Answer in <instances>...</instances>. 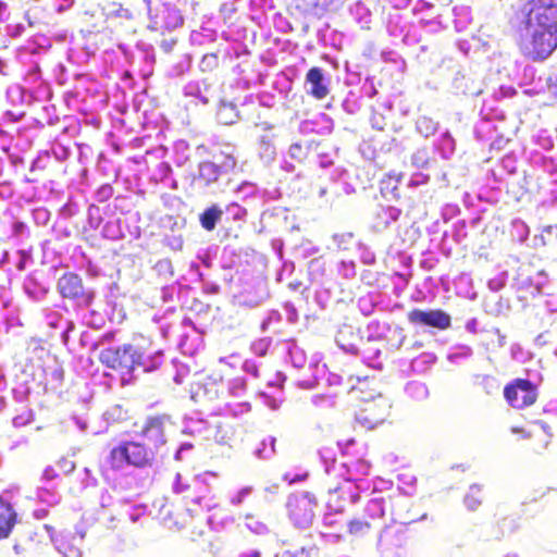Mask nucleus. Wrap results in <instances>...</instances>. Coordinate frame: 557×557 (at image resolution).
<instances>
[{"instance_id": "obj_19", "label": "nucleus", "mask_w": 557, "mask_h": 557, "mask_svg": "<svg viewBox=\"0 0 557 557\" xmlns=\"http://www.w3.org/2000/svg\"><path fill=\"white\" fill-rule=\"evenodd\" d=\"M356 440L354 437L342 434L337 440V445L344 449H347L349 446L354 445Z\"/></svg>"}, {"instance_id": "obj_16", "label": "nucleus", "mask_w": 557, "mask_h": 557, "mask_svg": "<svg viewBox=\"0 0 557 557\" xmlns=\"http://www.w3.org/2000/svg\"><path fill=\"white\" fill-rule=\"evenodd\" d=\"M309 476V472L302 469H289L283 474V481L287 484L304 482Z\"/></svg>"}, {"instance_id": "obj_14", "label": "nucleus", "mask_w": 557, "mask_h": 557, "mask_svg": "<svg viewBox=\"0 0 557 557\" xmlns=\"http://www.w3.org/2000/svg\"><path fill=\"white\" fill-rule=\"evenodd\" d=\"M222 210H220L216 206H212L206 209L200 215L201 226L207 231H213L215 228L216 222L222 216Z\"/></svg>"}, {"instance_id": "obj_17", "label": "nucleus", "mask_w": 557, "mask_h": 557, "mask_svg": "<svg viewBox=\"0 0 557 557\" xmlns=\"http://www.w3.org/2000/svg\"><path fill=\"white\" fill-rule=\"evenodd\" d=\"M202 72H212L219 67V58L216 53H207L202 57L200 62Z\"/></svg>"}, {"instance_id": "obj_5", "label": "nucleus", "mask_w": 557, "mask_h": 557, "mask_svg": "<svg viewBox=\"0 0 557 557\" xmlns=\"http://www.w3.org/2000/svg\"><path fill=\"white\" fill-rule=\"evenodd\" d=\"M504 397L511 408L524 409L536 403L537 387L527 379H516L504 387Z\"/></svg>"}, {"instance_id": "obj_18", "label": "nucleus", "mask_w": 557, "mask_h": 557, "mask_svg": "<svg viewBox=\"0 0 557 557\" xmlns=\"http://www.w3.org/2000/svg\"><path fill=\"white\" fill-rule=\"evenodd\" d=\"M33 421L32 412H25L13 418V425L15 428H22L29 424Z\"/></svg>"}, {"instance_id": "obj_20", "label": "nucleus", "mask_w": 557, "mask_h": 557, "mask_svg": "<svg viewBox=\"0 0 557 557\" xmlns=\"http://www.w3.org/2000/svg\"><path fill=\"white\" fill-rule=\"evenodd\" d=\"M511 431H512V433L521 434V436L524 438H531L533 436V434L531 432H527L522 428L513 426L511 429Z\"/></svg>"}, {"instance_id": "obj_9", "label": "nucleus", "mask_w": 557, "mask_h": 557, "mask_svg": "<svg viewBox=\"0 0 557 557\" xmlns=\"http://www.w3.org/2000/svg\"><path fill=\"white\" fill-rule=\"evenodd\" d=\"M408 322L412 325L429 326L441 331L447 330L451 325L450 315L442 309H412L407 313Z\"/></svg>"}, {"instance_id": "obj_13", "label": "nucleus", "mask_w": 557, "mask_h": 557, "mask_svg": "<svg viewBox=\"0 0 557 557\" xmlns=\"http://www.w3.org/2000/svg\"><path fill=\"white\" fill-rule=\"evenodd\" d=\"M306 82L311 85L309 94L314 99L322 100L329 95V88L323 83V72L320 67H311L306 74Z\"/></svg>"}, {"instance_id": "obj_1", "label": "nucleus", "mask_w": 557, "mask_h": 557, "mask_svg": "<svg viewBox=\"0 0 557 557\" xmlns=\"http://www.w3.org/2000/svg\"><path fill=\"white\" fill-rule=\"evenodd\" d=\"M525 28L557 30V0H527L516 11Z\"/></svg>"}, {"instance_id": "obj_4", "label": "nucleus", "mask_w": 557, "mask_h": 557, "mask_svg": "<svg viewBox=\"0 0 557 557\" xmlns=\"http://www.w3.org/2000/svg\"><path fill=\"white\" fill-rule=\"evenodd\" d=\"M528 37L520 44L522 54L532 61H544L557 49V30L527 28Z\"/></svg>"}, {"instance_id": "obj_15", "label": "nucleus", "mask_w": 557, "mask_h": 557, "mask_svg": "<svg viewBox=\"0 0 557 557\" xmlns=\"http://www.w3.org/2000/svg\"><path fill=\"white\" fill-rule=\"evenodd\" d=\"M371 530V524L361 519L351 520L348 524V532L355 536H363Z\"/></svg>"}, {"instance_id": "obj_12", "label": "nucleus", "mask_w": 557, "mask_h": 557, "mask_svg": "<svg viewBox=\"0 0 557 557\" xmlns=\"http://www.w3.org/2000/svg\"><path fill=\"white\" fill-rule=\"evenodd\" d=\"M17 522L18 516L13 506L0 497V541L11 536Z\"/></svg>"}, {"instance_id": "obj_2", "label": "nucleus", "mask_w": 557, "mask_h": 557, "mask_svg": "<svg viewBox=\"0 0 557 557\" xmlns=\"http://www.w3.org/2000/svg\"><path fill=\"white\" fill-rule=\"evenodd\" d=\"M99 361L104 367L129 376L137 368H143L145 372L157 368L156 364H149L147 360H144L143 354L129 344L102 349L99 354Z\"/></svg>"}, {"instance_id": "obj_10", "label": "nucleus", "mask_w": 557, "mask_h": 557, "mask_svg": "<svg viewBox=\"0 0 557 557\" xmlns=\"http://www.w3.org/2000/svg\"><path fill=\"white\" fill-rule=\"evenodd\" d=\"M58 290L63 298L81 300L85 306H89L94 299V294L85 290L82 278L73 272L64 273L59 278Z\"/></svg>"}, {"instance_id": "obj_6", "label": "nucleus", "mask_w": 557, "mask_h": 557, "mask_svg": "<svg viewBox=\"0 0 557 557\" xmlns=\"http://www.w3.org/2000/svg\"><path fill=\"white\" fill-rule=\"evenodd\" d=\"M391 414V405L379 396L371 400H366L356 413V422L366 430H373L383 424Z\"/></svg>"}, {"instance_id": "obj_7", "label": "nucleus", "mask_w": 557, "mask_h": 557, "mask_svg": "<svg viewBox=\"0 0 557 557\" xmlns=\"http://www.w3.org/2000/svg\"><path fill=\"white\" fill-rule=\"evenodd\" d=\"M148 13L166 28H175L184 23L175 0H146Z\"/></svg>"}, {"instance_id": "obj_23", "label": "nucleus", "mask_w": 557, "mask_h": 557, "mask_svg": "<svg viewBox=\"0 0 557 557\" xmlns=\"http://www.w3.org/2000/svg\"><path fill=\"white\" fill-rule=\"evenodd\" d=\"M258 556H259V553H258V552H253V553H252L251 555H249V556L244 555V556H239V557H258Z\"/></svg>"}, {"instance_id": "obj_24", "label": "nucleus", "mask_w": 557, "mask_h": 557, "mask_svg": "<svg viewBox=\"0 0 557 557\" xmlns=\"http://www.w3.org/2000/svg\"><path fill=\"white\" fill-rule=\"evenodd\" d=\"M300 148H301V147H300V145H293V146L290 147V150H293V149H298V150H300Z\"/></svg>"}, {"instance_id": "obj_22", "label": "nucleus", "mask_w": 557, "mask_h": 557, "mask_svg": "<svg viewBox=\"0 0 557 557\" xmlns=\"http://www.w3.org/2000/svg\"><path fill=\"white\" fill-rule=\"evenodd\" d=\"M284 557H304V553L301 552L300 555L285 554Z\"/></svg>"}, {"instance_id": "obj_8", "label": "nucleus", "mask_w": 557, "mask_h": 557, "mask_svg": "<svg viewBox=\"0 0 557 557\" xmlns=\"http://www.w3.org/2000/svg\"><path fill=\"white\" fill-rule=\"evenodd\" d=\"M315 505V498L308 492L292 497L287 503L290 519L299 528L308 527L313 520Z\"/></svg>"}, {"instance_id": "obj_11", "label": "nucleus", "mask_w": 557, "mask_h": 557, "mask_svg": "<svg viewBox=\"0 0 557 557\" xmlns=\"http://www.w3.org/2000/svg\"><path fill=\"white\" fill-rule=\"evenodd\" d=\"M168 418L164 414L149 417L141 430V434L156 445H161L165 440V425Z\"/></svg>"}, {"instance_id": "obj_21", "label": "nucleus", "mask_w": 557, "mask_h": 557, "mask_svg": "<svg viewBox=\"0 0 557 557\" xmlns=\"http://www.w3.org/2000/svg\"><path fill=\"white\" fill-rule=\"evenodd\" d=\"M174 44H175L174 40L173 41H163L161 44V47L163 48L164 51L170 52Z\"/></svg>"}, {"instance_id": "obj_25", "label": "nucleus", "mask_w": 557, "mask_h": 557, "mask_svg": "<svg viewBox=\"0 0 557 557\" xmlns=\"http://www.w3.org/2000/svg\"><path fill=\"white\" fill-rule=\"evenodd\" d=\"M57 503H58V500H52V502H49V505H50V506H53V505H55Z\"/></svg>"}, {"instance_id": "obj_3", "label": "nucleus", "mask_w": 557, "mask_h": 557, "mask_svg": "<svg viewBox=\"0 0 557 557\" xmlns=\"http://www.w3.org/2000/svg\"><path fill=\"white\" fill-rule=\"evenodd\" d=\"M154 460V453L144 444L126 441L113 447L109 454V463L112 468H121L124 465L136 468L150 467Z\"/></svg>"}, {"instance_id": "obj_26", "label": "nucleus", "mask_w": 557, "mask_h": 557, "mask_svg": "<svg viewBox=\"0 0 557 557\" xmlns=\"http://www.w3.org/2000/svg\"><path fill=\"white\" fill-rule=\"evenodd\" d=\"M41 499H42L44 502H48V499H47L45 496H41Z\"/></svg>"}]
</instances>
